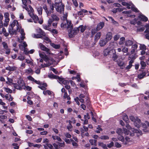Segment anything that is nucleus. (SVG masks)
Masks as SVG:
<instances>
[{"label": "nucleus", "mask_w": 149, "mask_h": 149, "mask_svg": "<svg viewBox=\"0 0 149 149\" xmlns=\"http://www.w3.org/2000/svg\"><path fill=\"white\" fill-rule=\"evenodd\" d=\"M50 9H48L46 5H44L43 6V8L46 13L47 16H49L50 15L51 13L53 12L54 8H55L56 10L60 13H62L63 12L64 8V5H63L61 1L59 2H55L54 4H52L50 6Z\"/></svg>", "instance_id": "f257e3e1"}, {"label": "nucleus", "mask_w": 149, "mask_h": 149, "mask_svg": "<svg viewBox=\"0 0 149 149\" xmlns=\"http://www.w3.org/2000/svg\"><path fill=\"white\" fill-rule=\"evenodd\" d=\"M15 26H16L17 30L20 32L21 34V36L20 38H18V41L19 42H22L24 39L25 37V33L24 32L23 29H21L20 30L21 27L19 25V23L17 20H14L10 24V27L13 28Z\"/></svg>", "instance_id": "f03ea898"}, {"label": "nucleus", "mask_w": 149, "mask_h": 149, "mask_svg": "<svg viewBox=\"0 0 149 149\" xmlns=\"http://www.w3.org/2000/svg\"><path fill=\"white\" fill-rule=\"evenodd\" d=\"M29 8L25 7V9L27 11L29 16L32 18L34 22L35 23H37L38 22L40 24H41L43 22V20L42 19H40L39 20V18L37 16L34 15L33 14L34 10L31 6L29 5Z\"/></svg>", "instance_id": "7ed1b4c3"}, {"label": "nucleus", "mask_w": 149, "mask_h": 149, "mask_svg": "<svg viewBox=\"0 0 149 149\" xmlns=\"http://www.w3.org/2000/svg\"><path fill=\"white\" fill-rule=\"evenodd\" d=\"M61 28H70V29L71 30L70 32L69 33V36L71 37H72V36H73V35L72 34L71 36L70 35V34H71V33H73L74 31H73L71 30L72 29V25L70 21L67 20L66 21H64L61 24Z\"/></svg>", "instance_id": "20e7f679"}, {"label": "nucleus", "mask_w": 149, "mask_h": 149, "mask_svg": "<svg viewBox=\"0 0 149 149\" xmlns=\"http://www.w3.org/2000/svg\"><path fill=\"white\" fill-rule=\"evenodd\" d=\"M127 128L129 130H127L129 131V134L130 132H132V133H130V134L131 136H133L134 135V133H136L137 136L141 135L142 134V132L139 130H137L134 128H132L129 124H127L126 126Z\"/></svg>", "instance_id": "39448f33"}, {"label": "nucleus", "mask_w": 149, "mask_h": 149, "mask_svg": "<svg viewBox=\"0 0 149 149\" xmlns=\"http://www.w3.org/2000/svg\"><path fill=\"white\" fill-rule=\"evenodd\" d=\"M44 61L46 62V63L42 64L41 65V68L48 67L53 64L55 61L54 59L53 58L51 57H47L45 58Z\"/></svg>", "instance_id": "423d86ee"}, {"label": "nucleus", "mask_w": 149, "mask_h": 149, "mask_svg": "<svg viewBox=\"0 0 149 149\" xmlns=\"http://www.w3.org/2000/svg\"><path fill=\"white\" fill-rule=\"evenodd\" d=\"M130 119L131 121L134 122V125L137 128L140 127L142 123H141V120L138 118L136 117H135L133 116H131L130 117Z\"/></svg>", "instance_id": "0eeeda50"}, {"label": "nucleus", "mask_w": 149, "mask_h": 149, "mask_svg": "<svg viewBox=\"0 0 149 149\" xmlns=\"http://www.w3.org/2000/svg\"><path fill=\"white\" fill-rule=\"evenodd\" d=\"M17 83L18 85L17 84H14V87L16 89L21 90L25 87L24 85L25 84L22 78H20L17 81Z\"/></svg>", "instance_id": "6e6552de"}, {"label": "nucleus", "mask_w": 149, "mask_h": 149, "mask_svg": "<svg viewBox=\"0 0 149 149\" xmlns=\"http://www.w3.org/2000/svg\"><path fill=\"white\" fill-rule=\"evenodd\" d=\"M122 5L124 6H126L127 9H130V8L132 10L135 12H139V11L134 6L132 3H127L123 2L122 3Z\"/></svg>", "instance_id": "1a4fd4ad"}, {"label": "nucleus", "mask_w": 149, "mask_h": 149, "mask_svg": "<svg viewBox=\"0 0 149 149\" xmlns=\"http://www.w3.org/2000/svg\"><path fill=\"white\" fill-rule=\"evenodd\" d=\"M38 47L41 49L43 51L46 52V53L48 54H52L53 55L54 54L52 53H51L50 50L46 47L45 45L41 43H40L38 45Z\"/></svg>", "instance_id": "9d476101"}, {"label": "nucleus", "mask_w": 149, "mask_h": 149, "mask_svg": "<svg viewBox=\"0 0 149 149\" xmlns=\"http://www.w3.org/2000/svg\"><path fill=\"white\" fill-rule=\"evenodd\" d=\"M132 59L129 62V64L126 67L125 66L124 69L126 70H128L130 69L132 66V64L134 62V60L135 58V56H134L133 55H130L129 57V60Z\"/></svg>", "instance_id": "9b49d317"}, {"label": "nucleus", "mask_w": 149, "mask_h": 149, "mask_svg": "<svg viewBox=\"0 0 149 149\" xmlns=\"http://www.w3.org/2000/svg\"><path fill=\"white\" fill-rule=\"evenodd\" d=\"M86 29V27L85 26H83L82 25H81L78 27L76 29H74L73 30V35H74L76 34L78 32L80 31L81 32H83Z\"/></svg>", "instance_id": "f8f14e48"}, {"label": "nucleus", "mask_w": 149, "mask_h": 149, "mask_svg": "<svg viewBox=\"0 0 149 149\" xmlns=\"http://www.w3.org/2000/svg\"><path fill=\"white\" fill-rule=\"evenodd\" d=\"M116 132L119 135L122 134L123 132L125 134H129V131L127 129L125 128H123V130L121 128H118Z\"/></svg>", "instance_id": "ddd939ff"}, {"label": "nucleus", "mask_w": 149, "mask_h": 149, "mask_svg": "<svg viewBox=\"0 0 149 149\" xmlns=\"http://www.w3.org/2000/svg\"><path fill=\"white\" fill-rule=\"evenodd\" d=\"M58 81L59 83L62 84L64 85H66L69 83V81L68 80L65 79L62 77H59Z\"/></svg>", "instance_id": "4468645a"}, {"label": "nucleus", "mask_w": 149, "mask_h": 149, "mask_svg": "<svg viewBox=\"0 0 149 149\" xmlns=\"http://www.w3.org/2000/svg\"><path fill=\"white\" fill-rule=\"evenodd\" d=\"M111 52L112 49H110L109 47L105 49L103 52L104 55L105 56H106L107 55H111Z\"/></svg>", "instance_id": "2eb2a0df"}, {"label": "nucleus", "mask_w": 149, "mask_h": 149, "mask_svg": "<svg viewBox=\"0 0 149 149\" xmlns=\"http://www.w3.org/2000/svg\"><path fill=\"white\" fill-rule=\"evenodd\" d=\"M27 46V45L25 42H23V43H21L19 45V47L21 50L24 51L26 47Z\"/></svg>", "instance_id": "dca6fc26"}, {"label": "nucleus", "mask_w": 149, "mask_h": 149, "mask_svg": "<svg viewBox=\"0 0 149 149\" xmlns=\"http://www.w3.org/2000/svg\"><path fill=\"white\" fill-rule=\"evenodd\" d=\"M145 27L146 28L145 32L147 33L145 35L146 38V39L149 40V24H146Z\"/></svg>", "instance_id": "f3484780"}, {"label": "nucleus", "mask_w": 149, "mask_h": 149, "mask_svg": "<svg viewBox=\"0 0 149 149\" xmlns=\"http://www.w3.org/2000/svg\"><path fill=\"white\" fill-rule=\"evenodd\" d=\"M117 63L118 65L122 69H124L125 68V63L122 61L118 60Z\"/></svg>", "instance_id": "a211bd4d"}, {"label": "nucleus", "mask_w": 149, "mask_h": 149, "mask_svg": "<svg viewBox=\"0 0 149 149\" xmlns=\"http://www.w3.org/2000/svg\"><path fill=\"white\" fill-rule=\"evenodd\" d=\"M138 18L141 21L146 22L148 20L147 17L141 14H140L138 17Z\"/></svg>", "instance_id": "6ab92c4d"}, {"label": "nucleus", "mask_w": 149, "mask_h": 149, "mask_svg": "<svg viewBox=\"0 0 149 149\" xmlns=\"http://www.w3.org/2000/svg\"><path fill=\"white\" fill-rule=\"evenodd\" d=\"M23 4L24 6H23V8L25 9V7H28L27 6V5H29L30 4L31 2L30 0H22Z\"/></svg>", "instance_id": "aec40b11"}, {"label": "nucleus", "mask_w": 149, "mask_h": 149, "mask_svg": "<svg viewBox=\"0 0 149 149\" xmlns=\"http://www.w3.org/2000/svg\"><path fill=\"white\" fill-rule=\"evenodd\" d=\"M138 47V45L137 43L134 44L132 46V50L131 52V53L132 54H133L134 53L135 50Z\"/></svg>", "instance_id": "412c9836"}, {"label": "nucleus", "mask_w": 149, "mask_h": 149, "mask_svg": "<svg viewBox=\"0 0 149 149\" xmlns=\"http://www.w3.org/2000/svg\"><path fill=\"white\" fill-rule=\"evenodd\" d=\"M112 54L111 55H112V58L113 60L115 61L117 58V56L116 54V50L114 49H112Z\"/></svg>", "instance_id": "4be33fe9"}, {"label": "nucleus", "mask_w": 149, "mask_h": 149, "mask_svg": "<svg viewBox=\"0 0 149 149\" xmlns=\"http://www.w3.org/2000/svg\"><path fill=\"white\" fill-rule=\"evenodd\" d=\"M148 71H143L142 72L139 74L138 77L139 79H141L143 78L146 75Z\"/></svg>", "instance_id": "5701e85b"}, {"label": "nucleus", "mask_w": 149, "mask_h": 149, "mask_svg": "<svg viewBox=\"0 0 149 149\" xmlns=\"http://www.w3.org/2000/svg\"><path fill=\"white\" fill-rule=\"evenodd\" d=\"M39 84H40L38 86V87L41 89L43 90H45L46 89V87L47 86V85L46 83H42L40 84V83Z\"/></svg>", "instance_id": "b1692460"}, {"label": "nucleus", "mask_w": 149, "mask_h": 149, "mask_svg": "<svg viewBox=\"0 0 149 149\" xmlns=\"http://www.w3.org/2000/svg\"><path fill=\"white\" fill-rule=\"evenodd\" d=\"M112 38V34L110 32H108L106 36V40L108 42Z\"/></svg>", "instance_id": "393cba45"}, {"label": "nucleus", "mask_w": 149, "mask_h": 149, "mask_svg": "<svg viewBox=\"0 0 149 149\" xmlns=\"http://www.w3.org/2000/svg\"><path fill=\"white\" fill-rule=\"evenodd\" d=\"M27 79L31 81L35 82L36 83L39 84L40 83V82L39 81H37L35 79L32 77L29 76L27 77Z\"/></svg>", "instance_id": "a878e982"}, {"label": "nucleus", "mask_w": 149, "mask_h": 149, "mask_svg": "<svg viewBox=\"0 0 149 149\" xmlns=\"http://www.w3.org/2000/svg\"><path fill=\"white\" fill-rule=\"evenodd\" d=\"M104 26V23L103 22H101L99 23L97 26L96 29L97 31H99L102 29Z\"/></svg>", "instance_id": "bb28decb"}, {"label": "nucleus", "mask_w": 149, "mask_h": 149, "mask_svg": "<svg viewBox=\"0 0 149 149\" xmlns=\"http://www.w3.org/2000/svg\"><path fill=\"white\" fill-rule=\"evenodd\" d=\"M48 76V77L51 79H58L59 77L55 75L52 74H49Z\"/></svg>", "instance_id": "cd10ccee"}, {"label": "nucleus", "mask_w": 149, "mask_h": 149, "mask_svg": "<svg viewBox=\"0 0 149 149\" xmlns=\"http://www.w3.org/2000/svg\"><path fill=\"white\" fill-rule=\"evenodd\" d=\"M133 44L134 42L133 40H127L125 42V45L127 47L130 46Z\"/></svg>", "instance_id": "c85d7f7f"}, {"label": "nucleus", "mask_w": 149, "mask_h": 149, "mask_svg": "<svg viewBox=\"0 0 149 149\" xmlns=\"http://www.w3.org/2000/svg\"><path fill=\"white\" fill-rule=\"evenodd\" d=\"M108 42L106 40H100L99 42V44L100 46L101 47L105 45Z\"/></svg>", "instance_id": "c756f323"}, {"label": "nucleus", "mask_w": 149, "mask_h": 149, "mask_svg": "<svg viewBox=\"0 0 149 149\" xmlns=\"http://www.w3.org/2000/svg\"><path fill=\"white\" fill-rule=\"evenodd\" d=\"M37 32L38 33L42 35V36H44L45 35V33L42 31V30L40 28H38L36 29Z\"/></svg>", "instance_id": "7c9ffc66"}, {"label": "nucleus", "mask_w": 149, "mask_h": 149, "mask_svg": "<svg viewBox=\"0 0 149 149\" xmlns=\"http://www.w3.org/2000/svg\"><path fill=\"white\" fill-rule=\"evenodd\" d=\"M69 124L68 125L67 127L68 131H72L73 129V126L71 125L72 122L70 120H69L68 121Z\"/></svg>", "instance_id": "2f4dec72"}, {"label": "nucleus", "mask_w": 149, "mask_h": 149, "mask_svg": "<svg viewBox=\"0 0 149 149\" xmlns=\"http://www.w3.org/2000/svg\"><path fill=\"white\" fill-rule=\"evenodd\" d=\"M101 35V33L100 32H99L96 33L95 37V40L97 41L100 38Z\"/></svg>", "instance_id": "473e14b6"}, {"label": "nucleus", "mask_w": 149, "mask_h": 149, "mask_svg": "<svg viewBox=\"0 0 149 149\" xmlns=\"http://www.w3.org/2000/svg\"><path fill=\"white\" fill-rule=\"evenodd\" d=\"M5 98L6 100L10 101H12L13 99L11 95L9 94H7L5 95Z\"/></svg>", "instance_id": "72a5a7b5"}, {"label": "nucleus", "mask_w": 149, "mask_h": 149, "mask_svg": "<svg viewBox=\"0 0 149 149\" xmlns=\"http://www.w3.org/2000/svg\"><path fill=\"white\" fill-rule=\"evenodd\" d=\"M16 67L15 66L10 67L8 66L6 68V69L10 71H13L16 70Z\"/></svg>", "instance_id": "f704fd0d"}, {"label": "nucleus", "mask_w": 149, "mask_h": 149, "mask_svg": "<svg viewBox=\"0 0 149 149\" xmlns=\"http://www.w3.org/2000/svg\"><path fill=\"white\" fill-rule=\"evenodd\" d=\"M9 33L10 34L13 35L15 33V31L13 29V28L10 27L8 30Z\"/></svg>", "instance_id": "c9c22d12"}, {"label": "nucleus", "mask_w": 149, "mask_h": 149, "mask_svg": "<svg viewBox=\"0 0 149 149\" xmlns=\"http://www.w3.org/2000/svg\"><path fill=\"white\" fill-rule=\"evenodd\" d=\"M97 140L95 139H90L89 140V142L91 145L93 146H97Z\"/></svg>", "instance_id": "e433bc0d"}, {"label": "nucleus", "mask_w": 149, "mask_h": 149, "mask_svg": "<svg viewBox=\"0 0 149 149\" xmlns=\"http://www.w3.org/2000/svg\"><path fill=\"white\" fill-rule=\"evenodd\" d=\"M52 138L54 140H57L59 141H62L61 139L57 136L53 135L52 136Z\"/></svg>", "instance_id": "4c0bfd02"}, {"label": "nucleus", "mask_w": 149, "mask_h": 149, "mask_svg": "<svg viewBox=\"0 0 149 149\" xmlns=\"http://www.w3.org/2000/svg\"><path fill=\"white\" fill-rule=\"evenodd\" d=\"M42 38L44 40L46 43H49L50 42L49 39L47 36H45V35L44 36H42Z\"/></svg>", "instance_id": "58836bf2"}, {"label": "nucleus", "mask_w": 149, "mask_h": 149, "mask_svg": "<svg viewBox=\"0 0 149 149\" xmlns=\"http://www.w3.org/2000/svg\"><path fill=\"white\" fill-rule=\"evenodd\" d=\"M51 17L53 21H58L59 20V18L56 15L52 14L51 15Z\"/></svg>", "instance_id": "ea45409f"}, {"label": "nucleus", "mask_w": 149, "mask_h": 149, "mask_svg": "<svg viewBox=\"0 0 149 149\" xmlns=\"http://www.w3.org/2000/svg\"><path fill=\"white\" fill-rule=\"evenodd\" d=\"M36 8L38 13V14L40 15H42V8L41 7H37Z\"/></svg>", "instance_id": "a19ab883"}, {"label": "nucleus", "mask_w": 149, "mask_h": 149, "mask_svg": "<svg viewBox=\"0 0 149 149\" xmlns=\"http://www.w3.org/2000/svg\"><path fill=\"white\" fill-rule=\"evenodd\" d=\"M38 52H39V54L40 56L42 58H43L44 60V59L45 58V57H49V58L50 57L49 56L48 57L46 55H44V53H41V51H39Z\"/></svg>", "instance_id": "79ce46f5"}, {"label": "nucleus", "mask_w": 149, "mask_h": 149, "mask_svg": "<svg viewBox=\"0 0 149 149\" xmlns=\"http://www.w3.org/2000/svg\"><path fill=\"white\" fill-rule=\"evenodd\" d=\"M0 104L3 106V108L4 109H7L8 107L7 106H4L6 104L5 103L3 102L1 99L0 100Z\"/></svg>", "instance_id": "37998d69"}, {"label": "nucleus", "mask_w": 149, "mask_h": 149, "mask_svg": "<svg viewBox=\"0 0 149 149\" xmlns=\"http://www.w3.org/2000/svg\"><path fill=\"white\" fill-rule=\"evenodd\" d=\"M125 40V38L124 37H121L120 39V41L119 42V44L121 45L123 44Z\"/></svg>", "instance_id": "c03bdc74"}, {"label": "nucleus", "mask_w": 149, "mask_h": 149, "mask_svg": "<svg viewBox=\"0 0 149 149\" xmlns=\"http://www.w3.org/2000/svg\"><path fill=\"white\" fill-rule=\"evenodd\" d=\"M98 144L99 146H101L102 148L104 149L107 148V146L106 145L104 144L102 142H99L98 143Z\"/></svg>", "instance_id": "a18cd8bd"}, {"label": "nucleus", "mask_w": 149, "mask_h": 149, "mask_svg": "<svg viewBox=\"0 0 149 149\" xmlns=\"http://www.w3.org/2000/svg\"><path fill=\"white\" fill-rule=\"evenodd\" d=\"M26 63L29 65V66H33V62L32 60L26 59Z\"/></svg>", "instance_id": "49530a36"}, {"label": "nucleus", "mask_w": 149, "mask_h": 149, "mask_svg": "<svg viewBox=\"0 0 149 149\" xmlns=\"http://www.w3.org/2000/svg\"><path fill=\"white\" fill-rule=\"evenodd\" d=\"M34 51L35 50L34 49H32L28 51L26 50H25L24 51V52L25 54H32Z\"/></svg>", "instance_id": "de8ad7c7"}, {"label": "nucleus", "mask_w": 149, "mask_h": 149, "mask_svg": "<svg viewBox=\"0 0 149 149\" xmlns=\"http://www.w3.org/2000/svg\"><path fill=\"white\" fill-rule=\"evenodd\" d=\"M3 16L1 14H0V27H2L3 26V23L2 20L3 19Z\"/></svg>", "instance_id": "09e8293b"}, {"label": "nucleus", "mask_w": 149, "mask_h": 149, "mask_svg": "<svg viewBox=\"0 0 149 149\" xmlns=\"http://www.w3.org/2000/svg\"><path fill=\"white\" fill-rule=\"evenodd\" d=\"M8 81H6V83L9 85H11L13 84L12 82L13 81V79L8 77L7 78Z\"/></svg>", "instance_id": "8fccbe9b"}, {"label": "nucleus", "mask_w": 149, "mask_h": 149, "mask_svg": "<svg viewBox=\"0 0 149 149\" xmlns=\"http://www.w3.org/2000/svg\"><path fill=\"white\" fill-rule=\"evenodd\" d=\"M43 93L45 95L47 94L49 95L52 94V92L49 90L44 91H43Z\"/></svg>", "instance_id": "3c124183"}, {"label": "nucleus", "mask_w": 149, "mask_h": 149, "mask_svg": "<svg viewBox=\"0 0 149 149\" xmlns=\"http://www.w3.org/2000/svg\"><path fill=\"white\" fill-rule=\"evenodd\" d=\"M3 89L7 93H11L12 92V90L7 88L3 87Z\"/></svg>", "instance_id": "603ef678"}, {"label": "nucleus", "mask_w": 149, "mask_h": 149, "mask_svg": "<svg viewBox=\"0 0 149 149\" xmlns=\"http://www.w3.org/2000/svg\"><path fill=\"white\" fill-rule=\"evenodd\" d=\"M2 44L4 49H7L8 48V45L7 43H6V42H2Z\"/></svg>", "instance_id": "864d4df0"}, {"label": "nucleus", "mask_w": 149, "mask_h": 149, "mask_svg": "<svg viewBox=\"0 0 149 149\" xmlns=\"http://www.w3.org/2000/svg\"><path fill=\"white\" fill-rule=\"evenodd\" d=\"M51 45L52 47L55 49L59 48L60 47V46L59 45H56L53 43H51Z\"/></svg>", "instance_id": "5fc2aeb1"}, {"label": "nucleus", "mask_w": 149, "mask_h": 149, "mask_svg": "<svg viewBox=\"0 0 149 149\" xmlns=\"http://www.w3.org/2000/svg\"><path fill=\"white\" fill-rule=\"evenodd\" d=\"M2 31L3 33V34L4 35V36H5L7 37V36H8L9 35L8 33H7L6 32V30L4 28H3L2 30Z\"/></svg>", "instance_id": "6e6d98bb"}, {"label": "nucleus", "mask_w": 149, "mask_h": 149, "mask_svg": "<svg viewBox=\"0 0 149 149\" xmlns=\"http://www.w3.org/2000/svg\"><path fill=\"white\" fill-rule=\"evenodd\" d=\"M123 120L125 121L127 123H128L129 122V119L128 118V117L126 115L124 116L123 117Z\"/></svg>", "instance_id": "4d7b16f0"}, {"label": "nucleus", "mask_w": 149, "mask_h": 149, "mask_svg": "<svg viewBox=\"0 0 149 149\" xmlns=\"http://www.w3.org/2000/svg\"><path fill=\"white\" fill-rule=\"evenodd\" d=\"M68 16V13H65V14H64L63 15V17L62 19L63 20V22L64 21H66L67 20V17Z\"/></svg>", "instance_id": "13d9d810"}, {"label": "nucleus", "mask_w": 149, "mask_h": 149, "mask_svg": "<svg viewBox=\"0 0 149 149\" xmlns=\"http://www.w3.org/2000/svg\"><path fill=\"white\" fill-rule=\"evenodd\" d=\"M42 36L40 34H34L33 35V37L36 38H42Z\"/></svg>", "instance_id": "bf43d9fd"}, {"label": "nucleus", "mask_w": 149, "mask_h": 149, "mask_svg": "<svg viewBox=\"0 0 149 149\" xmlns=\"http://www.w3.org/2000/svg\"><path fill=\"white\" fill-rule=\"evenodd\" d=\"M64 95H63V97L64 98H67V100H70V98L69 96H68V94L66 92H65L64 93Z\"/></svg>", "instance_id": "052dcab7"}, {"label": "nucleus", "mask_w": 149, "mask_h": 149, "mask_svg": "<svg viewBox=\"0 0 149 149\" xmlns=\"http://www.w3.org/2000/svg\"><path fill=\"white\" fill-rule=\"evenodd\" d=\"M140 64L142 67V69H144L146 66V64L145 62L143 61H141L140 62Z\"/></svg>", "instance_id": "680f3d73"}, {"label": "nucleus", "mask_w": 149, "mask_h": 149, "mask_svg": "<svg viewBox=\"0 0 149 149\" xmlns=\"http://www.w3.org/2000/svg\"><path fill=\"white\" fill-rule=\"evenodd\" d=\"M140 48L141 50H146V49L145 45L144 44H140Z\"/></svg>", "instance_id": "e2e57ef3"}, {"label": "nucleus", "mask_w": 149, "mask_h": 149, "mask_svg": "<svg viewBox=\"0 0 149 149\" xmlns=\"http://www.w3.org/2000/svg\"><path fill=\"white\" fill-rule=\"evenodd\" d=\"M71 142L72 143L73 146H74L77 147L78 146V144L76 142H75L73 140L70 139Z\"/></svg>", "instance_id": "0e129e2a"}, {"label": "nucleus", "mask_w": 149, "mask_h": 149, "mask_svg": "<svg viewBox=\"0 0 149 149\" xmlns=\"http://www.w3.org/2000/svg\"><path fill=\"white\" fill-rule=\"evenodd\" d=\"M32 70L31 68H29L28 69L26 70H25V73L27 74L32 73Z\"/></svg>", "instance_id": "69168bd1"}, {"label": "nucleus", "mask_w": 149, "mask_h": 149, "mask_svg": "<svg viewBox=\"0 0 149 149\" xmlns=\"http://www.w3.org/2000/svg\"><path fill=\"white\" fill-rule=\"evenodd\" d=\"M145 29V28L143 26H141L139 28H138L137 29V31L141 32L143 31Z\"/></svg>", "instance_id": "338daca9"}, {"label": "nucleus", "mask_w": 149, "mask_h": 149, "mask_svg": "<svg viewBox=\"0 0 149 149\" xmlns=\"http://www.w3.org/2000/svg\"><path fill=\"white\" fill-rule=\"evenodd\" d=\"M25 58L24 56L21 55L18 57V59L20 61H23L25 59Z\"/></svg>", "instance_id": "774afa93"}]
</instances>
